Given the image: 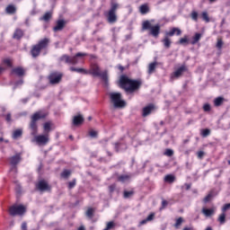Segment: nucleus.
Listing matches in <instances>:
<instances>
[{
	"label": "nucleus",
	"instance_id": "f257e3e1",
	"mask_svg": "<svg viewBox=\"0 0 230 230\" xmlns=\"http://www.w3.org/2000/svg\"><path fill=\"white\" fill-rule=\"evenodd\" d=\"M120 87L125 89L127 93H134L136 89H139L140 81L131 80L127 75H121L119 79Z\"/></svg>",
	"mask_w": 230,
	"mask_h": 230
},
{
	"label": "nucleus",
	"instance_id": "f03ea898",
	"mask_svg": "<svg viewBox=\"0 0 230 230\" xmlns=\"http://www.w3.org/2000/svg\"><path fill=\"white\" fill-rule=\"evenodd\" d=\"M110 100L114 109H123L127 105V102L121 99V93H110Z\"/></svg>",
	"mask_w": 230,
	"mask_h": 230
},
{
	"label": "nucleus",
	"instance_id": "7ed1b4c3",
	"mask_svg": "<svg viewBox=\"0 0 230 230\" xmlns=\"http://www.w3.org/2000/svg\"><path fill=\"white\" fill-rule=\"evenodd\" d=\"M90 74L93 75V76H99V78H101L106 85L109 84V71L104 70L102 72L100 66L97 65H93L92 66Z\"/></svg>",
	"mask_w": 230,
	"mask_h": 230
},
{
	"label": "nucleus",
	"instance_id": "20e7f679",
	"mask_svg": "<svg viewBox=\"0 0 230 230\" xmlns=\"http://www.w3.org/2000/svg\"><path fill=\"white\" fill-rule=\"evenodd\" d=\"M47 116H48V113L42 111H37L31 116V136H37V121H39V119H43V118H46Z\"/></svg>",
	"mask_w": 230,
	"mask_h": 230
},
{
	"label": "nucleus",
	"instance_id": "39448f33",
	"mask_svg": "<svg viewBox=\"0 0 230 230\" xmlns=\"http://www.w3.org/2000/svg\"><path fill=\"white\" fill-rule=\"evenodd\" d=\"M142 29L149 30V34L152 35V37H155V39H157V37H159V33H161V24L157 23L152 26L150 21L144 22L142 24Z\"/></svg>",
	"mask_w": 230,
	"mask_h": 230
},
{
	"label": "nucleus",
	"instance_id": "423d86ee",
	"mask_svg": "<svg viewBox=\"0 0 230 230\" xmlns=\"http://www.w3.org/2000/svg\"><path fill=\"white\" fill-rule=\"evenodd\" d=\"M9 215L11 217H22L26 213V207L23 205L14 204L9 208Z\"/></svg>",
	"mask_w": 230,
	"mask_h": 230
},
{
	"label": "nucleus",
	"instance_id": "0eeeda50",
	"mask_svg": "<svg viewBox=\"0 0 230 230\" xmlns=\"http://www.w3.org/2000/svg\"><path fill=\"white\" fill-rule=\"evenodd\" d=\"M87 54L78 52L75 56L74 57H69L67 55H63L59 60L60 62H65L66 64H72L73 66H75V64H78V58L80 57H86Z\"/></svg>",
	"mask_w": 230,
	"mask_h": 230
},
{
	"label": "nucleus",
	"instance_id": "6e6552de",
	"mask_svg": "<svg viewBox=\"0 0 230 230\" xmlns=\"http://www.w3.org/2000/svg\"><path fill=\"white\" fill-rule=\"evenodd\" d=\"M48 42H49V40L45 38L32 48L31 53L33 58H37L38 55H40V50L48 46Z\"/></svg>",
	"mask_w": 230,
	"mask_h": 230
},
{
	"label": "nucleus",
	"instance_id": "1a4fd4ad",
	"mask_svg": "<svg viewBox=\"0 0 230 230\" xmlns=\"http://www.w3.org/2000/svg\"><path fill=\"white\" fill-rule=\"evenodd\" d=\"M118 4L117 3H111V9L107 13L108 22L112 23L116 22L118 20V17L116 16V10H118Z\"/></svg>",
	"mask_w": 230,
	"mask_h": 230
},
{
	"label": "nucleus",
	"instance_id": "9d476101",
	"mask_svg": "<svg viewBox=\"0 0 230 230\" xmlns=\"http://www.w3.org/2000/svg\"><path fill=\"white\" fill-rule=\"evenodd\" d=\"M33 141H35L37 145H48V141H49V136L46 134L35 136Z\"/></svg>",
	"mask_w": 230,
	"mask_h": 230
},
{
	"label": "nucleus",
	"instance_id": "9b49d317",
	"mask_svg": "<svg viewBox=\"0 0 230 230\" xmlns=\"http://www.w3.org/2000/svg\"><path fill=\"white\" fill-rule=\"evenodd\" d=\"M49 80L52 85H55V84H59L60 80H62V74L52 73L50 74Z\"/></svg>",
	"mask_w": 230,
	"mask_h": 230
},
{
	"label": "nucleus",
	"instance_id": "f8f14e48",
	"mask_svg": "<svg viewBox=\"0 0 230 230\" xmlns=\"http://www.w3.org/2000/svg\"><path fill=\"white\" fill-rule=\"evenodd\" d=\"M10 163L13 166L12 172H16L17 168L15 167L16 164L21 163V155L17 154L10 158Z\"/></svg>",
	"mask_w": 230,
	"mask_h": 230
},
{
	"label": "nucleus",
	"instance_id": "ddd939ff",
	"mask_svg": "<svg viewBox=\"0 0 230 230\" xmlns=\"http://www.w3.org/2000/svg\"><path fill=\"white\" fill-rule=\"evenodd\" d=\"M184 71H186V66L182 65L176 71H174L173 74L171 75L172 80H175L176 78H181Z\"/></svg>",
	"mask_w": 230,
	"mask_h": 230
},
{
	"label": "nucleus",
	"instance_id": "4468645a",
	"mask_svg": "<svg viewBox=\"0 0 230 230\" xmlns=\"http://www.w3.org/2000/svg\"><path fill=\"white\" fill-rule=\"evenodd\" d=\"M36 188L40 190V191H48L49 190V185L44 180H41L36 184Z\"/></svg>",
	"mask_w": 230,
	"mask_h": 230
},
{
	"label": "nucleus",
	"instance_id": "2eb2a0df",
	"mask_svg": "<svg viewBox=\"0 0 230 230\" xmlns=\"http://www.w3.org/2000/svg\"><path fill=\"white\" fill-rule=\"evenodd\" d=\"M175 33L179 36L182 33V31L179 28H172L170 31L165 32V37H173Z\"/></svg>",
	"mask_w": 230,
	"mask_h": 230
},
{
	"label": "nucleus",
	"instance_id": "dca6fc26",
	"mask_svg": "<svg viewBox=\"0 0 230 230\" xmlns=\"http://www.w3.org/2000/svg\"><path fill=\"white\" fill-rule=\"evenodd\" d=\"M64 26H66V22L64 20H58L53 30L54 31H60L64 30Z\"/></svg>",
	"mask_w": 230,
	"mask_h": 230
},
{
	"label": "nucleus",
	"instance_id": "f3484780",
	"mask_svg": "<svg viewBox=\"0 0 230 230\" xmlns=\"http://www.w3.org/2000/svg\"><path fill=\"white\" fill-rule=\"evenodd\" d=\"M82 123H84V116L77 115L74 117L73 125H75V127H78V125H82Z\"/></svg>",
	"mask_w": 230,
	"mask_h": 230
},
{
	"label": "nucleus",
	"instance_id": "a211bd4d",
	"mask_svg": "<svg viewBox=\"0 0 230 230\" xmlns=\"http://www.w3.org/2000/svg\"><path fill=\"white\" fill-rule=\"evenodd\" d=\"M152 111H154V105L149 104L148 106H146L143 109L142 116H144V118H146V116H148L152 112Z\"/></svg>",
	"mask_w": 230,
	"mask_h": 230
},
{
	"label": "nucleus",
	"instance_id": "6ab92c4d",
	"mask_svg": "<svg viewBox=\"0 0 230 230\" xmlns=\"http://www.w3.org/2000/svg\"><path fill=\"white\" fill-rule=\"evenodd\" d=\"M13 75H16V76H23L24 75V69L21 66L13 68L12 70Z\"/></svg>",
	"mask_w": 230,
	"mask_h": 230
},
{
	"label": "nucleus",
	"instance_id": "aec40b11",
	"mask_svg": "<svg viewBox=\"0 0 230 230\" xmlns=\"http://www.w3.org/2000/svg\"><path fill=\"white\" fill-rule=\"evenodd\" d=\"M201 213L207 217H212V215H215V209L203 208Z\"/></svg>",
	"mask_w": 230,
	"mask_h": 230
},
{
	"label": "nucleus",
	"instance_id": "412c9836",
	"mask_svg": "<svg viewBox=\"0 0 230 230\" xmlns=\"http://www.w3.org/2000/svg\"><path fill=\"white\" fill-rule=\"evenodd\" d=\"M155 217V214L152 213L150 214L146 219L140 221V226H145V224H148V222H152L154 218Z\"/></svg>",
	"mask_w": 230,
	"mask_h": 230
},
{
	"label": "nucleus",
	"instance_id": "4be33fe9",
	"mask_svg": "<svg viewBox=\"0 0 230 230\" xmlns=\"http://www.w3.org/2000/svg\"><path fill=\"white\" fill-rule=\"evenodd\" d=\"M200 39H202V34L197 32V33L192 37V40L190 41V44H192V46H195V44H197V42H199V40H200Z\"/></svg>",
	"mask_w": 230,
	"mask_h": 230
},
{
	"label": "nucleus",
	"instance_id": "5701e85b",
	"mask_svg": "<svg viewBox=\"0 0 230 230\" xmlns=\"http://www.w3.org/2000/svg\"><path fill=\"white\" fill-rule=\"evenodd\" d=\"M118 181L119 182H128L130 181V175L128 174H122L118 177Z\"/></svg>",
	"mask_w": 230,
	"mask_h": 230
},
{
	"label": "nucleus",
	"instance_id": "b1692460",
	"mask_svg": "<svg viewBox=\"0 0 230 230\" xmlns=\"http://www.w3.org/2000/svg\"><path fill=\"white\" fill-rule=\"evenodd\" d=\"M114 148H115V152H122V150H125L127 146L121 143H115Z\"/></svg>",
	"mask_w": 230,
	"mask_h": 230
},
{
	"label": "nucleus",
	"instance_id": "393cba45",
	"mask_svg": "<svg viewBox=\"0 0 230 230\" xmlns=\"http://www.w3.org/2000/svg\"><path fill=\"white\" fill-rule=\"evenodd\" d=\"M22 136V129L19 128V129H15L13 132V139H19V137H21Z\"/></svg>",
	"mask_w": 230,
	"mask_h": 230
},
{
	"label": "nucleus",
	"instance_id": "a878e982",
	"mask_svg": "<svg viewBox=\"0 0 230 230\" xmlns=\"http://www.w3.org/2000/svg\"><path fill=\"white\" fill-rule=\"evenodd\" d=\"M43 129H44L45 135L48 136V134L51 132V122H45L43 125Z\"/></svg>",
	"mask_w": 230,
	"mask_h": 230
},
{
	"label": "nucleus",
	"instance_id": "bb28decb",
	"mask_svg": "<svg viewBox=\"0 0 230 230\" xmlns=\"http://www.w3.org/2000/svg\"><path fill=\"white\" fill-rule=\"evenodd\" d=\"M157 67V62H153L150 63L148 66V75H152V73H154V71H155V68Z\"/></svg>",
	"mask_w": 230,
	"mask_h": 230
},
{
	"label": "nucleus",
	"instance_id": "cd10ccee",
	"mask_svg": "<svg viewBox=\"0 0 230 230\" xmlns=\"http://www.w3.org/2000/svg\"><path fill=\"white\" fill-rule=\"evenodd\" d=\"M162 42L164 48H166L167 49L170 48V46H172V40H170V38H168L167 36H165L164 39L162 40Z\"/></svg>",
	"mask_w": 230,
	"mask_h": 230
},
{
	"label": "nucleus",
	"instance_id": "c85d7f7f",
	"mask_svg": "<svg viewBox=\"0 0 230 230\" xmlns=\"http://www.w3.org/2000/svg\"><path fill=\"white\" fill-rule=\"evenodd\" d=\"M16 10L17 9L14 7V5L10 4L6 7L5 12L6 13L13 14L16 12Z\"/></svg>",
	"mask_w": 230,
	"mask_h": 230
},
{
	"label": "nucleus",
	"instance_id": "c756f323",
	"mask_svg": "<svg viewBox=\"0 0 230 230\" xmlns=\"http://www.w3.org/2000/svg\"><path fill=\"white\" fill-rule=\"evenodd\" d=\"M22 35H23L22 31H21V29H17L14 31L13 39H17L19 40V39H21L22 37Z\"/></svg>",
	"mask_w": 230,
	"mask_h": 230
},
{
	"label": "nucleus",
	"instance_id": "7c9ffc66",
	"mask_svg": "<svg viewBox=\"0 0 230 230\" xmlns=\"http://www.w3.org/2000/svg\"><path fill=\"white\" fill-rule=\"evenodd\" d=\"M164 181H165V182L172 183L175 181V176H173V174H167L164 177Z\"/></svg>",
	"mask_w": 230,
	"mask_h": 230
},
{
	"label": "nucleus",
	"instance_id": "2f4dec72",
	"mask_svg": "<svg viewBox=\"0 0 230 230\" xmlns=\"http://www.w3.org/2000/svg\"><path fill=\"white\" fill-rule=\"evenodd\" d=\"M222 103H224V98H222V97H217L214 101V105L216 107H220V105H222Z\"/></svg>",
	"mask_w": 230,
	"mask_h": 230
},
{
	"label": "nucleus",
	"instance_id": "473e14b6",
	"mask_svg": "<svg viewBox=\"0 0 230 230\" xmlns=\"http://www.w3.org/2000/svg\"><path fill=\"white\" fill-rule=\"evenodd\" d=\"M218 222L221 224V226H224L226 224V212H223L219 217H218Z\"/></svg>",
	"mask_w": 230,
	"mask_h": 230
},
{
	"label": "nucleus",
	"instance_id": "72a5a7b5",
	"mask_svg": "<svg viewBox=\"0 0 230 230\" xmlns=\"http://www.w3.org/2000/svg\"><path fill=\"white\" fill-rule=\"evenodd\" d=\"M140 13H148V5L143 4L139 7Z\"/></svg>",
	"mask_w": 230,
	"mask_h": 230
},
{
	"label": "nucleus",
	"instance_id": "f704fd0d",
	"mask_svg": "<svg viewBox=\"0 0 230 230\" xmlns=\"http://www.w3.org/2000/svg\"><path fill=\"white\" fill-rule=\"evenodd\" d=\"M51 19V12L46 13L42 18H40L41 21H49Z\"/></svg>",
	"mask_w": 230,
	"mask_h": 230
},
{
	"label": "nucleus",
	"instance_id": "c9c22d12",
	"mask_svg": "<svg viewBox=\"0 0 230 230\" xmlns=\"http://www.w3.org/2000/svg\"><path fill=\"white\" fill-rule=\"evenodd\" d=\"M190 17L192 21H195V22H197V21H199V13H197L196 11H192V13H190Z\"/></svg>",
	"mask_w": 230,
	"mask_h": 230
},
{
	"label": "nucleus",
	"instance_id": "e433bc0d",
	"mask_svg": "<svg viewBox=\"0 0 230 230\" xmlns=\"http://www.w3.org/2000/svg\"><path fill=\"white\" fill-rule=\"evenodd\" d=\"M182 222H184V219L182 217H179L178 219H176L174 227H176V229L181 227V226L182 225Z\"/></svg>",
	"mask_w": 230,
	"mask_h": 230
},
{
	"label": "nucleus",
	"instance_id": "4c0bfd02",
	"mask_svg": "<svg viewBox=\"0 0 230 230\" xmlns=\"http://www.w3.org/2000/svg\"><path fill=\"white\" fill-rule=\"evenodd\" d=\"M209 134H211V130L205 128L201 130V136L202 137H208V136H209Z\"/></svg>",
	"mask_w": 230,
	"mask_h": 230
},
{
	"label": "nucleus",
	"instance_id": "58836bf2",
	"mask_svg": "<svg viewBox=\"0 0 230 230\" xmlns=\"http://www.w3.org/2000/svg\"><path fill=\"white\" fill-rule=\"evenodd\" d=\"M71 175V171L69 170H65L61 172V177H63L64 179H67V177H69Z\"/></svg>",
	"mask_w": 230,
	"mask_h": 230
},
{
	"label": "nucleus",
	"instance_id": "ea45409f",
	"mask_svg": "<svg viewBox=\"0 0 230 230\" xmlns=\"http://www.w3.org/2000/svg\"><path fill=\"white\" fill-rule=\"evenodd\" d=\"M70 71L75 72V73H85V69L84 68H76V67H70Z\"/></svg>",
	"mask_w": 230,
	"mask_h": 230
},
{
	"label": "nucleus",
	"instance_id": "a19ab883",
	"mask_svg": "<svg viewBox=\"0 0 230 230\" xmlns=\"http://www.w3.org/2000/svg\"><path fill=\"white\" fill-rule=\"evenodd\" d=\"M201 17L205 22H209V16L208 15V12H203L201 13Z\"/></svg>",
	"mask_w": 230,
	"mask_h": 230
},
{
	"label": "nucleus",
	"instance_id": "79ce46f5",
	"mask_svg": "<svg viewBox=\"0 0 230 230\" xmlns=\"http://www.w3.org/2000/svg\"><path fill=\"white\" fill-rule=\"evenodd\" d=\"M93 215H94V209L88 208L86 211V217H88V218H91L93 217Z\"/></svg>",
	"mask_w": 230,
	"mask_h": 230
},
{
	"label": "nucleus",
	"instance_id": "37998d69",
	"mask_svg": "<svg viewBox=\"0 0 230 230\" xmlns=\"http://www.w3.org/2000/svg\"><path fill=\"white\" fill-rule=\"evenodd\" d=\"M134 195V191H124V199H128Z\"/></svg>",
	"mask_w": 230,
	"mask_h": 230
},
{
	"label": "nucleus",
	"instance_id": "c03bdc74",
	"mask_svg": "<svg viewBox=\"0 0 230 230\" xmlns=\"http://www.w3.org/2000/svg\"><path fill=\"white\" fill-rule=\"evenodd\" d=\"M212 198H213V194H212V193H209L208 195H207V196L204 198L203 201H204L205 204H206V203L209 202V200H211Z\"/></svg>",
	"mask_w": 230,
	"mask_h": 230
},
{
	"label": "nucleus",
	"instance_id": "a18cd8bd",
	"mask_svg": "<svg viewBox=\"0 0 230 230\" xmlns=\"http://www.w3.org/2000/svg\"><path fill=\"white\" fill-rule=\"evenodd\" d=\"M164 155H167V157H172V155H173V150L166 149L164 152Z\"/></svg>",
	"mask_w": 230,
	"mask_h": 230
},
{
	"label": "nucleus",
	"instance_id": "49530a36",
	"mask_svg": "<svg viewBox=\"0 0 230 230\" xmlns=\"http://www.w3.org/2000/svg\"><path fill=\"white\" fill-rule=\"evenodd\" d=\"M179 44H188V36L181 38L179 41Z\"/></svg>",
	"mask_w": 230,
	"mask_h": 230
},
{
	"label": "nucleus",
	"instance_id": "de8ad7c7",
	"mask_svg": "<svg viewBox=\"0 0 230 230\" xmlns=\"http://www.w3.org/2000/svg\"><path fill=\"white\" fill-rule=\"evenodd\" d=\"M203 110L205 111V112H209V111H211V105H209V104H205L204 106H203Z\"/></svg>",
	"mask_w": 230,
	"mask_h": 230
},
{
	"label": "nucleus",
	"instance_id": "09e8293b",
	"mask_svg": "<svg viewBox=\"0 0 230 230\" xmlns=\"http://www.w3.org/2000/svg\"><path fill=\"white\" fill-rule=\"evenodd\" d=\"M227 209H230V203L225 204V206L222 208V212L226 213V211H227Z\"/></svg>",
	"mask_w": 230,
	"mask_h": 230
},
{
	"label": "nucleus",
	"instance_id": "8fccbe9b",
	"mask_svg": "<svg viewBox=\"0 0 230 230\" xmlns=\"http://www.w3.org/2000/svg\"><path fill=\"white\" fill-rule=\"evenodd\" d=\"M89 136H90L91 137H96L98 136V132H96L95 130H91V131L89 132Z\"/></svg>",
	"mask_w": 230,
	"mask_h": 230
},
{
	"label": "nucleus",
	"instance_id": "3c124183",
	"mask_svg": "<svg viewBox=\"0 0 230 230\" xmlns=\"http://www.w3.org/2000/svg\"><path fill=\"white\" fill-rule=\"evenodd\" d=\"M74 186H76V180H74L68 183V188L71 190Z\"/></svg>",
	"mask_w": 230,
	"mask_h": 230
},
{
	"label": "nucleus",
	"instance_id": "603ef678",
	"mask_svg": "<svg viewBox=\"0 0 230 230\" xmlns=\"http://www.w3.org/2000/svg\"><path fill=\"white\" fill-rule=\"evenodd\" d=\"M106 227L109 230L112 229L114 227V222L111 221V222L107 223Z\"/></svg>",
	"mask_w": 230,
	"mask_h": 230
},
{
	"label": "nucleus",
	"instance_id": "864d4df0",
	"mask_svg": "<svg viewBox=\"0 0 230 230\" xmlns=\"http://www.w3.org/2000/svg\"><path fill=\"white\" fill-rule=\"evenodd\" d=\"M222 46H224V42L222 41V40H218L217 43V48H218V49H221Z\"/></svg>",
	"mask_w": 230,
	"mask_h": 230
},
{
	"label": "nucleus",
	"instance_id": "5fc2aeb1",
	"mask_svg": "<svg viewBox=\"0 0 230 230\" xmlns=\"http://www.w3.org/2000/svg\"><path fill=\"white\" fill-rule=\"evenodd\" d=\"M22 84H23L22 79L19 80L18 82L15 83L13 89H17V87H19V85H22Z\"/></svg>",
	"mask_w": 230,
	"mask_h": 230
},
{
	"label": "nucleus",
	"instance_id": "6e6d98bb",
	"mask_svg": "<svg viewBox=\"0 0 230 230\" xmlns=\"http://www.w3.org/2000/svg\"><path fill=\"white\" fill-rule=\"evenodd\" d=\"M197 155H198L199 159H202V157H204V155H205V153H204V151H199L197 153Z\"/></svg>",
	"mask_w": 230,
	"mask_h": 230
},
{
	"label": "nucleus",
	"instance_id": "4d7b16f0",
	"mask_svg": "<svg viewBox=\"0 0 230 230\" xmlns=\"http://www.w3.org/2000/svg\"><path fill=\"white\" fill-rule=\"evenodd\" d=\"M116 190V184H111L109 186V191L110 193H112Z\"/></svg>",
	"mask_w": 230,
	"mask_h": 230
},
{
	"label": "nucleus",
	"instance_id": "13d9d810",
	"mask_svg": "<svg viewBox=\"0 0 230 230\" xmlns=\"http://www.w3.org/2000/svg\"><path fill=\"white\" fill-rule=\"evenodd\" d=\"M5 119L8 121V123H10V121H12V113H7L5 115Z\"/></svg>",
	"mask_w": 230,
	"mask_h": 230
},
{
	"label": "nucleus",
	"instance_id": "bf43d9fd",
	"mask_svg": "<svg viewBox=\"0 0 230 230\" xmlns=\"http://www.w3.org/2000/svg\"><path fill=\"white\" fill-rule=\"evenodd\" d=\"M166 206H168V201H166L165 199H163L162 208L160 209H164V208H166Z\"/></svg>",
	"mask_w": 230,
	"mask_h": 230
},
{
	"label": "nucleus",
	"instance_id": "052dcab7",
	"mask_svg": "<svg viewBox=\"0 0 230 230\" xmlns=\"http://www.w3.org/2000/svg\"><path fill=\"white\" fill-rule=\"evenodd\" d=\"M4 63L6 64L9 67H12V61L10 59H4Z\"/></svg>",
	"mask_w": 230,
	"mask_h": 230
},
{
	"label": "nucleus",
	"instance_id": "680f3d73",
	"mask_svg": "<svg viewBox=\"0 0 230 230\" xmlns=\"http://www.w3.org/2000/svg\"><path fill=\"white\" fill-rule=\"evenodd\" d=\"M28 229V225L26 224V222H23L22 224V230H27Z\"/></svg>",
	"mask_w": 230,
	"mask_h": 230
},
{
	"label": "nucleus",
	"instance_id": "e2e57ef3",
	"mask_svg": "<svg viewBox=\"0 0 230 230\" xmlns=\"http://www.w3.org/2000/svg\"><path fill=\"white\" fill-rule=\"evenodd\" d=\"M15 190H16V192H17V193H21V186L16 185Z\"/></svg>",
	"mask_w": 230,
	"mask_h": 230
},
{
	"label": "nucleus",
	"instance_id": "0e129e2a",
	"mask_svg": "<svg viewBox=\"0 0 230 230\" xmlns=\"http://www.w3.org/2000/svg\"><path fill=\"white\" fill-rule=\"evenodd\" d=\"M78 230H85V226H81L78 227Z\"/></svg>",
	"mask_w": 230,
	"mask_h": 230
},
{
	"label": "nucleus",
	"instance_id": "69168bd1",
	"mask_svg": "<svg viewBox=\"0 0 230 230\" xmlns=\"http://www.w3.org/2000/svg\"><path fill=\"white\" fill-rule=\"evenodd\" d=\"M22 103H26L28 102V98L22 100Z\"/></svg>",
	"mask_w": 230,
	"mask_h": 230
},
{
	"label": "nucleus",
	"instance_id": "338daca9",
	"mask_svg": "<svg viewBox=\"0 0 230 230\" xmlns=\"http://www.w3.org/2000/svg\"><path fill=\"white\" fill-rule=\"evenodd\" d=\"M183 230H193L191 227H184Z\"/></svg>",
	"mask_w": 230,
	"mask_h": 230
},
{
	"label": "nucleus",
	"instance_id": "774afa93",
	"mask_svg": "<svg viewBox=\"0 0 230 230\" xmlns=\"http://www.w3.org/2000/svg\"><path fill=\"white\" fill-rule=\"evenodd\" d=\"M205 230H213L211 226H208Z\"/></svg>",
	"mask_w": 230,
	"mask_h": 230
}]
</instances>
